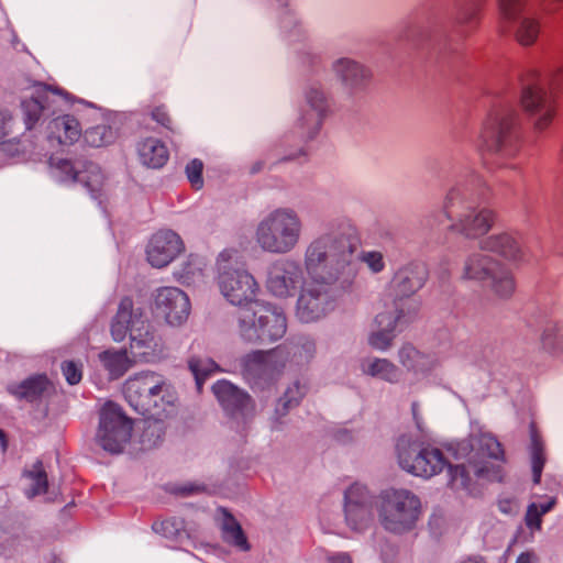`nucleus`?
<instances>
[{"mask_svg":"<svg viewBox=\"0 0 563 563\" xmlns=\"http://www.w3.org/2000/svg\"><path fill=\"white\" fill-rule=\"evenodd\" d=\"M110 333L115 342H122L129 336V352L135 362H154L164 353L163 339L157 334L145 310L134 307L130 297L121 299L111 320Z\"/></svg>","mask_w":563,"mask_h":563,"instance_id":"nucleus-3","label":"nucleus"},{"mask_svg":"<svg viewBox=\"0 0 563 563\" xmlns=\"http://www.w3.org/2000/svg\"><path fill=\"white\" fill-rule=\"evenodd\" d=\"M212 390L225 413L235 424L238 432H243L255 417V402L249 394L228 380H219Z\"/></svg>","mask_w":563,"mask_h":563,"instance_id":"nucleus-16","label":"nucleus"},{"mask_svg":"<svg viewBox=\"0 0 563 563\" xmlns=\"http://www.w3.org/2000/svg\"><path fill=\"white\" fill-rule=\"evenodd\" d=\"M542 4L544 10L552 12L560 8L563 4V0H542Z\"/></svg>","mask_w":563,"mask_h":563,"instance_id":"nucleus-61","label":"nucleus"},{"mask_svg":"<svg viewBox=\"0 0 563 563\" xmlns=\"http://www.w3.org/2000/svg\"><path fill=\"white\" fill-rule=\"evenodd\" d=\"M478 148L503 158L518 154V114L514 109L498 108L488 115L479 134Z\"/></svg>","mask_w":563,"mask_h":563,"instance_id":"nucleus-7","label":"nucleus"},{"mask_svg":"<svg viewBox=\"0 0 563 563\" xmlns=\"http://www.w3.org/2000/svg\"><path fill=\"white\" fill-rule=\"evenodd\" d=\"M262 163L261 162H257L255 163L253 166H252V173H258L260 170H262Z\"/></svg>","mask_w":563,"mask_h":563,"instance_id":"nucleus-64","label":"nucleus"},{"mask_svg":"<svg viewBox=\"0 0 563 563\" xmlns=\"http://www.w3.org/2000/svg\"><path fill=\"white\" fill-rule=\"evenodd\" d=\"M476 184H479V177L474 173L456 180L444 196L442 210L427 214L422 225L433 231L449 221L448 229L466 239H478L488 233L495 223V212L475 206L473 195Z\"/></svg>","mask_w":563,"mask_h":563,"instance_id":"nucleus-2","label":"nucleus"},{"mask_svg":"<svg viewBox=\"0 0 563 563\" xmlns=\"http://www.w3.org/2000/svg\"><path fill=\"white\" fill-rule=\"evenodd\" d=\"M449 467L450 473V484L454 489H465L468 490L471 486V475L470 472L464 464L460 465H446Z\"/></svg>","mask_w":563,"mask_h":563,"instance_id":"nucleus-45","label":"nucleus"},{"mask_svg":"<svg viewBox=\"0 0 563 563\" xmlns=\"http://www.w3.org/2000/svg\"><path fill=\"white\" fill-rule=\"evenodd\" d=\"M354 515L356 514V506L360 504V506L363 508L366 504V497L365 494L366 488L363 486H360L358 484L354 483Z\"/></svg>","mask_w":563,"mask_h":563,"instance_id":"nucleus-57","label":"nucleus"},{"mask_svg":"<svg viewBox=\"0 0 563 563\" xmlns=\"http://www.w3.org/2000/svg\"><path fill=\"white\" fill-rule=\"evenodd\" d=\"M285 347L289 352V355L292 354V361L298 365L309 362L316 352V344L311 339H301L297 344H294L290 350L287 346Z\"/></svg>","mask_w":563,"mask_h":563,"instance_id":"nucleus-44","label":"nucleus"},{"mask_svg":"<svg viewBox=\"0 0 563 563\" xmlns=\"http://www.w3.org/2000/svg\"><path fill=\"white\" fill-rule=\"evenodd\" d=\"M163 435L164 430L161 422L155 421L148 423L141 435V443L143 449L151 450L157 446L162 442Z\"/></svg>","mask_w":563,"mask_h":563,"instance_id":"nucleus-46","label":"nucleus"},{"mask_svg":"<svg viewBox=\"0 0 563 563\" xmlns=\"http://www.w3.org/2000/svg\"><path fill=\"white\" fill-rule=\"evenodd\" d=\"M48 380L44 375L30 377L19 385L9 386V391L19 399L33 401L47 389Z\"/></svg>","mask_w":563,"mask_h":563,"instance_id":"nucleus-33","label":"nucleus"},{"mask_svg":"<svg viewBox=\"0 0 563 563\" xmlns=\"http://www.w3.org/2000/svg\"><path fill=\"white\" fill-rule=\"evenodd\" d=\"M478 247L481 251L495 253L514 264L527 261V251L517 233L500 232L488 235L479 241Z\"/></svg>","mask_w":563,"mask_h":563,"instance_id":"nucleus-24","label":"nucleus"},{"mask_svg":"<svg viewBox=\"0 0 563 563\" xmlns=\"http://www.w3.org/2000/svg\"><path fill=\"white\" fill-rule=\"evenodd\" d=\"M189 369L196 379L198 390H201L205 379L212 373L219 372V365L209 357L192 356L188 361Z\"/></svg>","mask_w":563,"mask_h":563,"instance_id":"nucleus-38","label":"nucleus"},{"mask_svg":"<svg viewBox=\"0 0 563 563\" xmlns=\"http://www.w3.org/2000/svg\"><path fill=\"white\" fill-rule=\"evenodd\" d=\"M333 70L338 79L345 86L350 85L352 75V63L349 58H340L333 64Z\"/></svg>","mask_w":563,"mask_h":563,"instance_id":"nucleus-52","label":"nucleus"},{"mask_svg":"<svg viewBox=\"0 0 563 563\" xmlns=\"http://www.w3.org/2000/svg\"><path fill=\"white\" fill-rule=\"evenodd\" d=\"M236 254L232 250L220 253L217 262L218 285L227 300L241 308L256 300L258 285L254 277L234 261Z\"/></svg>","mask_w":563,"mask_h":563,"instance_id":"nucleus-10","label":"nucleus"},{"mask_svg":"<svg viewBox=\"0 0 563 563\" xmlns=\"http://www.w3.org/2000/svg\"><path fill=\"white\" fill-rule=\"evenodd\" d=\"M531 445H530V456H531V468H532V479L536 485L540 484L542 471L545 464V454H544V444L541 437L538 434L533 424H531L530 430Z\"/></svg>","mask_w":563,"mask_h":563,"instance_id":"nucleus-36","label":"nucleus"},{"mask_svg":"<svg viewBox=\"0 0 563 563\" xmlns=\"http://www.w3.org/2000/svg\"><path fill=\"white\" fill-rule=\"evenodd\" d=\"M411 413H412V418H413V421H415V424H416L418 431L421 433H426L427 426H426L424 419L422 417V413L420 411V406H419L418 401H413L411 404Z\"/></svg>","mask_w":563,"mask_h":563,"instance_id":"nucleus-56","label":"nucleus"},{"mask_svg":"<svg viewBox=\"0 0 563 563\" xmlns=\"http://www.w3.org/2000/svg\"><path fill=\"white\" fill-rule=\"evenodd\" d=\"M24 476L29 482L27 487L25 488V494L29 498H33L47 492V474L42 462L37 461L34 463L30 470L24 472Z\"/></svg>","mask_w":563,"mask_h":563,"instance_id":"nucleus-37","label":"nucleus"},{"mask_svg":"<svg viewBox=\"0 0 563 563\" xmlns=\"http://www.w3.org/2000/svg\"><path fill=\"white\" fill-rule=\"evenodd\" d=\"M329 563H352L349 553L346 552H338L331 553L328 555Z\"/></svg>","mask_w":563,"mask_h":563,"instance_id":"nucleus-58","label":"nucleus"},{"mask_svg":"<svg viewBox=\"0 0 563 563\" xmlns=\"http://www.w3.org/2000/svg\"><path fill=\"white\" fill-rule=\"evenodd\" d=\"M84 139L89 145L101 147L113 143L117 139V132L109 125L100 124L86 130Z\"/></svg>","mask_w":563,"mask_h":563,"instance_id":"nucleus-42","label":"nucleus"},{"mask_svg":"<svg viewBox=\"0 0 563 563\" xmlns=\"http://www.w3.org/2000/svg\"><path fill=\"white\" fill-rule=\"evenodd\" d=\"M305 273V266L296 260H277L268 267L266 287L275 297H294L307 282Z\"/></svg>","mask_w":563,"mask_h":563,"instance_id":"nucleus-18","label":"nucleus"},{"mask_svg":"<svg viewBox=\"0 0 563 563\" xmlns=\"http://www.w3.org/2000/svg\"><path fill=\"white\" fill-rule=\"evenodd\" d=\"M395 448L399 466L415 476L430 478L449 465L440 449L423 444L411 434H401Z\"/></svg>","mask_w":563,"mask_h":563,"instance_id":"nucleus-9","label":"nucleus"},{"mask_svg":"<svg viewBox=\"0 0 563 563\" xmlns=\"http://www.w3.org/2000/svg\"><path fill=\"white\" fill-rule=\"evenodd\" d=\"M483 0H466L462 2L455 13V24L463 29V33L473 30L478 22Z\"/></svg>","mask_w":563,"mask_h":563,"instance_id":"nucleus-35","label":"nucleus"},{"mask_svg":"<svg viewBox=\"0 0 563 563\" xmlns=\"http://www.w3.org/2000/svg\"><path fill=\"white\" fill-rule=\"evenodd\" d=\"M555 505H556V498L550 497L545 503L537 504V510L543 516V515L550 512L554 508Z\"/></svg>","mask_w":563,"mask_h":563,"instance_id":"nucleus-59","label":"nucleus"},{"mask_svg":"<svg viewBox=\"0 0 563 563\" xmlns=\"http://www.w3.org/2000/svg\"><path fill=\"white\" fill-rule=\"evenodd\" d=\"M498 260L485 253V251H473L462 261L459 268L461 280L484 283L487 282L494 267L498 265Z\"/></svg>","mask_w":563,"mask_h":563,"instance_id":"nucleus-25","label":"nucleus"},{"mask_svg":"<svg viewBox=\"0 0 563 563\" xmlns=\"http://www.w3.org/2000/svg\"><path fill=\"white\" fill-rule=\"evenodd\" d=\"M66 380L70 385L78 384L82 378V364L75 361H66L62 365Z\"/></svg>","mask_w":563,"mask_h":563,"instance_id":"nucleus-51","label":"nucleus"},{"mask_svg":"<svg viewBox=\"0 0 563 563\" xmlns=\"http://www.w3.org/2000/svg\"><path fill=\"white\" fill-rule=\"evenodd\" d=\"M286 331L285 313L269 302L251 301L236 311V333L246 343H273L282 339Z\"/></svg>","mask_w":563,"mask_h":563,"instance_id":"nucleus-4","label":"nucleus"},{"mask_svg":"<svg viewBox=\"0 0 563 563\" xmlns=\"http://www.w3.org/2000/svg\"><path fill=\"white\" fill-rule=\"evenodd\" d=\"M100 362L113 379L124 375L131 367L126 350H107L99 355Z\"/></svg>","mask_w":563,"mask_h":563,"instance_id":"nucleus-34","label":"nucleus"},{"mask_svg":"<svg viewBox=\"0 0 563 563\" xmlns=\"http://www.w3.org/2000/svg\"><path fill=\"white\" fill-rule=\"evenodd\" d=\"M63 97V91L57 88H52L42 82L32 85L21 100L26 129L31 130L42 117L52 110L57 99Z\"/></svg>","mask_w":563,"mask_h":563,"instance_id":"nucleus-19","label":"nucleus"},{"mask_svg":"<svg viewBox=\"0 0 563 563\" xmlns=\"http://www.w3.org/2000/svg\"><path fill=\"white\" fill-rule=\"evenodd\" d=\"M132 421L119 406L108 401L100 410L97 443L110 453H120L129 442Z\"/></svg>","mask_w":563,"mask_h":563,"instance_id":"nucleus-13","label":"nucleus"},{"mask_svg":"<svg viewBox=\"0 0 563 563\" xmlns=\"http://www.w3.org/2000/svg\"><path fill=\"white\" fill-rule=\"evenodd\" d=\"M154 308L168 324L180 325L189 317L190 301L181 289L162 287L154 295Z\"/></svg>","mask_w":563,"mask_h":563,"instance_id":"nucleus-21","label":"nucleus"},{"mask_svg":"<svg viewBox=\"0 0 563 563\" xmlns=\"http://www.w3.org/2000/svg\"><path fill=\"white\" fill-rule=\"evenodd\" d=\"M153 529L155 532L175 542H181L187 538L184 521L178 518H168L159 522H154Z\"/></svg>","mask_w":563,"mask_h":563,"instance_id":"nucleus-40","label":"nucleus"},{"mask_svg":"<svg viewBox=\"0 0 563 563\" xmlns=\"http://www.w3.org/2000/svg\"><path fill=\"white\" fill-rule=\"evenodd\" d=\"M462 563H485V559L481 555H473L465 559Z\"/></svg>","mask_w":563,"mask_h":563,"instance_id":"nucleus-62","label":"nucleus"},{"mask_svg":"<svg viewBox=\"0 0 563 563\" xmlns=\"http://www.w3.org/2000/svg\"><path fill=\"white\" fill-rule=\"evenodd\" d=\"M152 118L157 123H159L163 126H165L166 129L173 131V126H172L173 121H172V118L169 117L165 106H158V107L154 108L152 111Z\"/></svg>","mask_w":563,"mask_h":563,"instance_id":"nucleus-54","label":"nucleus"},{"mask_svg":"<svg viewBox=\"0 0 563 563\" xmlns=\"http://www.w3.org/2000/svg\"><path fill=\"white\" fill-rule=\"evenodd\" d=\"M545 81L550 92L555 97L563 91V64H555L547 70Z\"/></svg>","mask_w":563,"mask_h":563,"instance_id":"nucleus-48","label":"nucleus"},{"mask_svg":"<svg viewBox=\"0 0 563 563\" xmlns=\"http://www.w3.org/2000/svg\"><path fill=\"white\" fill-rule=\"evenodd\" d=\"M537 556L533 552H523L519 554L516 560V563H536Z\"/></svg>","mask_w":563,"mask_h":563,"instance_id":"nucleus-60","label":"nucleus"},{"mask_svg":"<svg viewBox=\"0 0 563 563\" xmlns=\"http://www.w3.org/2000/svg\"><path fill=\"white\" fill-rule=\"evenodd\" d=\"M198 490V487H184L181 489V493L185 494V495H189V494H192L194 492Z\"/></svg>","mask_w":563,"mask_h":563,"instance_id":"nucleus-63","label":"nucleus"},{"mask_svg":"<svg viewBox=\"0 0 563 563\" xmlns=\"http://www.w3.org/2000/svg\"><path fill=\"white\" fill-rule=\"evenodd\" d=\"M371 67L354 62V91L366 89L373 80Z\"/></svg>","mask_w":563,"mask_h":563,"instance_id":"nucleus-49","label":"nucleus"},{"mask_svg":"<svg viewBox=\"0 0 563 563\" xmlns=\"http://www.w3.org/2000/svg\"><path fill=\"white\" fill-rule=\"evenodd\" d=\"M428 279V268L421 262H410L400 267L390 283L395 309L402 307L407 314L416 317L420 303L411 297L420 290Z\"/></svg>","mask_w":563,"mask_h":563,"instance_id":"nucleus-12","label":"nucleus"},{"mask_svg":"<svg viewBox=\"0 0 563 563\" xmlns=\"http://www.w3.org/2000/svg\"><path fill=\"white\" fill-rule=\"evenodd\" d=\"M169 385L163 375L155 372H142L128 379L124 396L129 404L145 415L157 408L168 394Z\"/></svg>","mask_w":563,"mask_h":563,"instance_id":"nucleus-11","label":"nucleus"},{"mask_svg":"<svg viewBox=\"0 0 563 563\" xmlns=\"http://www.w3.org/2000/svg\"><path fill=\"white\" fill-rule=\"evenodd\" d=\"M51 164L59 172L63 181L81 183L92 194L101 190L104 176L97 164L85 159L71 161L58 157L52 158Z\"/></svg>","mask_w":563,"mask_h":563,"instance_id":"nucleus-20","label":"nucleus"},{"mask_svg":"<svg viewBox=\"0 0 563 563\" xmlns=\"http://www.w3.org/2000/svg\"><path fill=\"white\" fill-rule=\"evenodd\" d=\"M520 82V104L529 117L534 132L541 133L551 125L555 117V97L547 90L542 74L536 67L526 68Z\"/></svg>","mask_w":563,"mask_h":563,"instance_id":"nucleus-8","label":"nucleus"},{"mask_svg":"<svg viewBox=\"0 0 563 563\" xmlns=\"http://www.w3.org/2000/svg\"><path fill=\"white\" fill-rule=\"evenodd\" d=\"M289 352L285 346L269 351H253L239 361L242 374L256 384L274 380L285 368Z\"/></svg>","mask_w":563,"mask_h":563,"instance_id":"nucleus-14","label":"nucleus"},{"mask_svg":"<svg viewBox=\"0 0 563 563\" xmlns=\"http://www.w3.org/2000/svg\"><path fill=\"white\" fill-rule=\"evenodd\" d=\"M415 319L406 313L402 307L391 311H384L375 317L376 330L368 335L367 342L376 351L385 352L389 350L397 336V328L408 324Z\"/></svg>","mask_w":563,"mask_h":563,"instance_id":"nucleus-22","label":"nucleus"},{"mask_svg":"<svg viewBox=\"0 0 563 563\" xmlns=\"http://www.w3.org/2000/svg\"><path fill=\"white\" fill-rule=\"evenodd\" d=\"M489 289L499 299H509L516 290L514 273L500 261L487 279Z\"/></svg>","mask_w":563,"mask_h":563,"instance_id":"nucleus-31","label":"nucleus"},{"mask_svg":"<svg viewBox=\"0 0 563 563\" xmlns=\"http://www.w3.org/2000/svg\"><path fill=\"white\" fill-rule=\"evenodd\" d=\"M302 230L299 213L292 208L279 207L261 219L254 239L262 251L282 255L298 246Z\"/></svg>","mask_w":563,"mask_h":563,"instance_id":"nucleus-5","label":"nucleus"},{"mask_svg":"<svg viewBox=\"0 0 563 563\" xmlns=\"http://www.w3.org/2000/svg\"><path fill=\"white\" fill-rule=\"evenodd\" d=\"M501 21L511 27L515 40L521 46H532L541 32V22L537 16L523 14L525 0H497Z\"/></svg>","mask_w":563,"mask_h":563,"instance_id":"nucleus-17","label":"nucleus"},{"mask_svg":"<svg viewBox=\"0 0 563 563\" xmlns=\"http://www.w3.org/2000/svg\"><path fill=\"white\" fill-rule=\"evenodd\" d=\"M525 523L530 530L540 531L542 528V515L537 510V504L531 503L527 507Z\"/></svg>","mask_w":563,"mask_h":563,"instance_id":"nucleus-53","label":"nucleus"},{"mask_svg":"<svg viewBox=\"0 0 563 563\" xmlns=\"http://www.w3.org/2000/svg\"><path fill=\"white\" fill-rule=\"evenodd\" d=\"M457 451L462 457H466L473 466L477 477H487L489 481L503 479L501 470L498 467L490 472L486 464L479 465L476 456H487L493 460L505 462V452L501 443L490 433H483L463 440L457 444Z\"/></svg>","mask_w":563,"mask_h":563,"instance_id":"nucleus-15","label":"nucleus"},{"mask_svg":"<svg viewBox=\"0 0 563 563\" xmlns=\"http://www.w3.org/2000/svg\"><path fill=\"white\" fill-rule=\"evenodd\" d=\"M398 361L408 372L424 374L434 366L431 355L417 350L412 344L405 343L398 351Z\"/></svg>","mask_w":563,"mask_h":563,"instance_id":"nucleus-30","label":"nucleus"},{"mask_svg":"<svg viewBox=\"0 0 563 563\" xmlns=\"http://www.w3.org/2000/svg\"><path fill=\"white\" fill-rule=\"evenodd\" d=\"M364 375L395 384L400 378V369L391 361L380 357H367L360 362Z\"/></svg>","mask_w":563,"mask_h":563,"instance_id":"nucleus-29","label":"nucleus"},{"mask_svg":"<svg viewBox=\"0 0 563 563\" xmlns=\"http://www.w3.org/2000/svg\"><path fill=\"white\" fill-rule=\"evenodd\" d=\"M357 258L361 263L365 264L373 274H378L385 268L384 256L378 251H362Z\"/></svg>","mask_w":563,"mask_h":563,"instance_id":"nucleus-47","label":"nucleus"},{"mask_svg":"<svg viewBox=\"0 0 563 563\" xmlns=\"http://www.w3.org/2000/svg\"><path fill=\"white\" fill-rule=\"evenodd\" d=\"M224 540L240 550L247 551L250 549L247 539L240 523L231 516L227 515L223 521Z\"/></svg>","mask_w":563,"mask_h":563,"instance_id":"nucleus-41","label":"nucleus"},{"mask_svg":"<svg viewBox=\"0 0 563 563\" xmlns=\"http://www.w3.org/2000/svg\"><path fill=\"white\" fill-rule=\"evenodd\" d=\"M202 170L203 163L200 159H192L186 166L187 178L196 190L201 189L203 186Z\"/></svg>","mask_w":563,"mask_h":563,"instance_id":"nucleus-50","label":"nucleus"},{"mask_svg":"<svg viewBox=\"0 0 563 563\" xmlns=\"http://www.w3.org/2000/svg\"><path fill=\"white\" fill-rule=\"evenodd\" d=\"M307 102L310 109L302 113L300 126L302 136L312 139L321 126L322 117L325 111V98L323 91L318 88H310L307 92Z\"/></svg>","mask_w":563,"mask_h":563,"instance_id":"nucleus-26","label":"nucleus"},{"mask_svg":"<svg viewBox=\"0 0 563 563\" xmlns=\"http://www.w3.org/2000/svg\"><path fill=\"white\" fill-rule=\"evenodd\" d=\"M378 518L382 527L394 534L412 531L421 516L420 498L409 489L389 488L380 493Z\"/></svg>","mask_w":563,"mask_h":563,"instance_id":"nucleus-6","label":"nucleus"},{"mask_svg":"<svg viewBox=\"0 0 563 563\" xmlns=\"http://www.w3.org/2000/svg\"><path fill=\"white\" fill-rule=\"evenodd\" d=\"M306 390V386L301 385L299 382L289 386L276 405L275 413L277 419L285 416L290 408L298 406L299 401L305 396Z\"/></svg>","mask_w":563,"mask_h":563,"instance_id":"nucleus-39","label":"nucleus"},{"mask_svg":"<svg viewBox=\"0 0 563 563\" xmlns=\"http://www.w3.org/2000/svg\"><path fill=\"white\" fill-rule=\"evenodd\" d=\"M202 261L198 256L190 255L176 276L183 284L191 285L202 277Z\"/></svg>","mask_w":563,"mask_h":563,"instance_id":"nucleus-43","label":"nucleus"},{"mask_svg":"<svg viewBox=\"0 0 563 563\" xmlns=\"http://www.w3.org/2000/svg\"><path fill=\"white\" fill-rule=\"evenodd\" d=\"M48 131L51 136L60 144H73L82 134L80 122L71 114L60 115L52 120L48 124Z\"/></svg>","mask_w":563,"mask_h":563,"instance_id":"nucleus-28","label":"nucleus"},{"mask_svg":"<svg viewBox=\"0 0 563 563\" xmlns=\"http://www.w3.org/2000/svg\"><path fill=\"white\" fill-rule=\"evenodd\" d=\"M180 236L172 230L155 233L146 247L148 263L156 268L167 266L183 251Z\"/></svg>","mask_w":563,"mask_h":563,"instance_id":"nucleus-23","label":"nucleus"},{"mask_svg":"<svg viewBox=\"0 0 563 563\" xmlns=\"http://www.w3.org/2000/svg\"><path fill=\"white\" fill-rule=\"evenodd\" d=\"M307 282L297 300V317L309 323L333 309V289H349L352 273V238L349 232L321 234L305 251Z\"/></svg>","mask_w":563,"mask_h":563,"instance_id":"nucleus-1","label":"nucleus"},{"mask_svg":"<svg viewBox=\"0 0 563 563\" xmlns=\"http://www.w3.org/2000/svg\"><path fill=\"white\" fill-rule=\"evenodd\" d=\"M12 114L0 108V139L8 136L12 132Z\"/></svg>","mask_w":563,"mask_h":563,"instance_id":"nucleus-55","label":"nucleus"},{"mask_svg":"<svg viewBox=\"0 0 563 563\" xmlns=\"http://www.w3.org/2000/svg\"><path fill=\"white\" fill-rule=\"evenodd\" d=\"M540 346L543 352L553 357L563 356V318L552 316L542 325Z\"/></svg>","mask_w":563,"mask_h":563,"instance_id":"nucleus-27","label":"nucleus"},{"mask_svg":"<svg viewBox=\"0 0 563 563\" xmlns=\"http://www.w3.org/2000/svg\"><path fill=\"white\" fill-rule=\"evenodd\" d=\"M141 162L152 168L162 167L168 159L166 146L156 139H146L139 146Z\"/></svg>","mask_w":563,"mask_h":563,"instance_id":"nucleus-32","label":"nucleus"}]
</instances>
